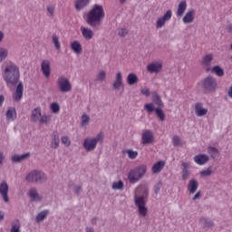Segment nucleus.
<instances>
[{"instance_id":"nucleus-38","label":"nucleus","mask_w":232,"mask_h":232,"mask_svg":"<svg viewBox=\"0 0 232 232\" xmlns=\"http://www.w3.org/2000/svg\"><path fill=\"white\" fill-rule=\"evenodd\" d=\"M112 189H120L122 190L124 189V182H122V180L120 181H115L112 183Z\"/></svg>"},{"instance_id":"nucleus-57","label":"nucleus","mask_w":232,"mask_h":232,"mask_svg":"<svg viewBox=\"0 0 232 232\" xmlns=\"http://www.w3.org/2000/svg\"><path fill=\"white\" fill-rule=\"evenodd\" d=\"M3 102H5V96L0 95V106H3Z\"/></svg>"},{"instance_id":"nucleus-55","label":"nucleus","mask_w":232,"mask_h":232,"mask_svg":"<svg viewBox=\"0 0 232 232\" xmlns=\"http://www.w3.org/2000/svg\"><path fill=\"white\" fill-rule=\"evenodd\" d=\"M160 186H161V184L160 183L155 187L154 191L156 194L159 193V191H160Z\"/></svg>"},{"instance_id":"nucleus-2","label":"nucleus","mask_w":232,"mask_h":232,"mask_svg":"<svg viewBox=\"0 0 232 232\" xmlns=\"http://www.w3.org/2000/svg\"><path fill=\"white\" fill-rule=\"evenodd\" d=\"M104 19V9L102 5H95L93 8L87 14V23L91 26H100Z\"/></svg>"},{"instance_id":"nucleus-49","label":"nucleus","mask_w":232,"mask_h":232,"mask_svg":"<svg viewBox=\"0 0 232 232\" xmlns=\"http://www.w3.org/2000/svg\"><path fill=\"white\" fill-rule=\"evenodd\" d=\"M93 140H96V144L98 142H102V140H104V134L102 132H100L96 138H92Z\"/></svg>"},{"instance_id":"nucleus-6","label":"nucleus","mask_w":232,"mask_h":232,"mask_svg":"<svg viewBox=\"0 0 232 232\" xmlns=\"http://www.w3.org/2000/svg\"><path fill=\"white\" fill-rule=\"evenodd\" d=\"M27 182H43L46 180V175L39 170L31 171L26 177Z\"/></svg>"},{"instance_id":"nucleus-32","label":"nucleus","mask_w":232,"mask_h":232,"mask_svg":"<svg viewBox=\"0 0 232 232\" xmlns=\"http://www.w3.org/2000/svg\"><path fill=\"white\" fill-rule=\"evenodd\" d=\"M88 3H90V0H77L75 4L76 10H82L84 6H88Z\"/></svg>"},{"instance_id":"nucleus-52","label":"nucleus","mask_w":232,"mask_h":232,"mask_svg":"<svg viewBox=\"0 0 232 232\" xmlns=\"http://www.w3.org/2000/svg\"><path fill=\"white\" fill-rule=\"evenodd\" d=\"M62 143L64 144V146H70V139L66 136L62 137Z\"/></svg>"},{"instance_id":"nucleus-45","label":"nucleus","mask_w":232,"mask_h":232,"mask_svg":"<svg viewBox=\"0 0 232 232\" xmlns=\"http://www.w3.org/2000/svg\"><path fill=\"white\" fill-rule=\"evenodd\" d=\"M172 142L174 146H182V140H180V138H179V136H174L172 138Z\"/></svg>"},{"instance_id":"nucleus-19","label":"nucleus","mask_w":232,"mask_h":232,"mask_svg":"<svg viewBox=\"0 0 232 232\" xmlns=\"http://www.w3.org/2000/svg\"><path fill=\"white\" fill-rule=\"evenodd\" d=\"M164 166H166V161L164 160H160L156 162L151 168L152 173L154 174L160 173L162 169H164Z\"/></svg>"},{"instance_id":"nucleus-60","label":"nucleus","mask_w":232,"mask_h":232,"mask_svg":"<svg viewBox=\"0 0 232 232\" xmlns=\"http://www.w3.org/2000/svg\"><path fill=\"white\" fill-rule=\"evenodd\" d=\"M4 37H5V34H3V32L0 31V43L1 41H3Z\"/></svg>"},{"instance_id":"nucleus-7","label":"nucleus","mask_w":232,"mask_h":232,"mask_svg":"<svg viewBox=\"0 0 232 232\" xmlns=\"http://www.w3.org/2000/svg\"><path fill=\"white\" fill-rule=\"evenodd\" d=\"M144 110L148 111V113H153L155 111L157 117L160 119V121H166V114H164V111L160 108H156L153 105V103H146L144 105Z\"/></svg>"},{"instance_id":"nucleus-35","label":"nucleus","mask_w":232,"mask_h":232,"mask_svg":"<svg viewBox=\"0 0 232 232\" xmlns=\"http://www.w3.org/2000/svg\"><path fill=\"white\" fill-rule=\"evenodd\" d=\"M212 72H214V73H216V75H218V77H223V75H224V69L218 65L214 66L212 68Z\"/></svg>"},{"instance_id":"nucleus-27","label":"nucleus","mask_w":232,"mask_h":232,"mask_svg":"<svg viewBox=\"0 0 232 232\" xmlns=\"http://www.w3.org/2000/svg\"><path fill=\"white\" fill-rule=\"evenodd\" d=\"M122 86V73L121 72H117L116 74V80L113 82V88L114 90H119Z\"/></svg>"},{"instance_id":"nucleus-30","label":"nucleus","mask_w":232,"mask_h":232,"mask_svg":"<svg viewBox=\"0 0 232 232\" xmlns=\"http://www.w3.org/2000/svg\"><path fill=\"white\" fill-rule=\"evenodd\" d=\"M29 197H30L31 200H33V201L41 200V197H39V193H37V189H35L34 188L29 189Z\"/></svg>"},{"instance_id":"nucleus-53","label":"nucleus","mask_w":232,"mask_h":232,"mask_svg":"<svg viewBox=\"0 0 232 232\" xmlns=\"http://www.w3.org/2000/svg\"><path fill=\"white\" fill-rule=\"evenodd\" d=\"M141 93L142 95H145V97H150V89L148 88L141 89Z\"/></svg>"},{"instance_id":"nucleus-21","label":"nucleus","mask_w":232,"mask_h":232,"mask_svg":"<svg viewBox=\"0 0 232 232\" xmlns=\"http://www.w3.org/2000/svg\"><path fill=\"white\" fill-rule=\"evenodd\" d=\"M188 189L189 193H195L197 189H198V181H197L195 179H190L188 185Z\"/></svg>"},{"instance_id":"nucleus-62","label":"nucleus","mask_w":232,"mask_h":232,"mask_svg":"<svg viewBox=\"0 0 232 232\" xmlns=\"http://www.w3.org/2000/svg\"><path fill=\"white\" fill-rule=\"evenodd\" d=\"M232 31V26L230 25L229 27H228V32H231Z\"/></svg>"},{"instance_id":"nucleus-28","label":"nucleus","mask_w":232,"mask_h":232,"mask_svg":"<svg viewBox=\"0 0 232 232\" xmlns=\"http://www.w3.org/2000/svg\"><path fill=\"white\" fill-rule=\"evenodd\" d=\"M183 169H182V179L183 180H188L189 179V164L183 162L182 163Z\"/></svg>"},{"instance_id":"nucleus-23","label":"nucleus","mask_w":232,"mask_h":232,"mask_svg":"<svg viewBox=\"0 0 232 232\" xmlns=\"http://www.w3.org/2000/svg\"><path fill=\"white\" fill-rule=\"evenodd\" d=\"M7 121H15L17 119V111L14 108H9L5 113Z\"/></svg>"},{"instance_id":"nucleus-63","label":"nucleus","mask_w":232,"mask_h":232,"mask_svg":"<svg viewBox=\"0 0 232 232\" xmlns=\"http://www.w3.org/2000/svg\"><path fill=\"white\" fill-rule=\"evenodd\" d=\"M121 3H126V0H120Z\"/></svg>"},{"instance_id":"nucleus-24","label":"nucleus","mask_w":232,"mask_h":232,"mask_svg":"<svg viewBox=\"0 0 232 232\" xmlns=\"http://www.w3.org/2000/svg\"><path fill=\"white\" fill-rule=\"evenodd\" d=\"M40 119H41V107H37L32 111L31 121H33V122H37L40 121Z\"/></svg>"},{"instance_id":"nucleus-33","label":"nucleus","mask_w":232,"mask_h":232,"mask_svg":"<svg viewBox=\"0 0 232 232\" xmlns=\"http://www.w3.org/2000/svg\"><path fill=\"white\" fill-rule=\"evenodd\" d=\"M211 61H213V54H207L203 57L201 64H203V66H209V64H211Z\"/></svg>"},{"instance_id":"nucleus-4","label":"nucleus","mask_w":232,"mask_h":232,"mask_svg":"<svg viewBox=\"0 0 232 232\" xmlns=\"http://www.w3.org/2000/svg\"><path fill=\"white\" fill-rule=\"evenodd\" d=\"M148 167L146 165H140L138 168L130 170L128 175V179L131 184L139 182L140 179L146 175Z\"/></svg>"},{"instance_id":"nucleus-1","label":"nucleus","mask_w":232,"mask_h":232,"mask_svg":"<svg viewBox=\"0 0 232 232\" xmlns=\"http://www.w3.org/2000/svg\"><path fill=\"white\" fill-rule=\"evenodd\" d=\"M3 77L6 84H17L20 77L19 67L12 62H7V65L4 70Z\"/></svg>"},{"instance_id":"nucleus-34","label":"nucleus","mask_w":232,"mask_h":232,"mask_svg":"<svg viewBox=\"0 0 232 232\" xmlns=\"http://www.w3.org/2000/svg\"><path fill=\"white\" fill-rule=\"evenodd\" d=\"M51 148H53L54 150L59 148V134L57 132H53V139L51 143Z\"/></svg>"},{"instance_id":"nucleus-59","label":"nucleus","mask_w":232,"mask_h":232,"mask_svg":"<svg viewBox=\"0 0 232 232\" xmlns=\"http://www.w3.org/2000/svg\"><path fill=\"white\" fill-rule=\"evenodd\" d=\"M5 218V213L3 211H0V222Z\"/></svg>"},{"instance_id":"nucleus-31","label":"nucleus","mask_w":232,"mask_h":232,"mask_svg":"<svg viewBox=\"0 0 232 232\" xmlns=\"http://www.w3.org/2000/svg\"><path fill=\"white\" fill-rule=\"evenodd\" d=\"M28 157H30V152L22 155H14L12 157V160L13 162H21L24 160V159H28Z\"/></svg>"},{"instance_id":"nucleus-17","label":"nucleus","mask_w":232,"mask_h":232,"mask_svg":"<svg viewBox=\"0 0 232 232\" xmlns=\"http://www.w3.org/2000/svg\"><path fill=\"white\" fill-rule=\"evenodd\" d=\"M23 90L24 86L22 82H20L16 87L14 93L13 94L14 101L19 102L21 101V99H23Z\"/></svg>"},{"instance_id":"nucleus-48","label":"nucleus","mask_w":232,"mask_h":232,"mask_svg":"<svg viewBox=\"0 0 232 232\" xmlns=\"http://www.w3.org/2000/svg\"><path fill=\"white\" fill-rule=\"evenodd\" d=\"M47 12L51 17H53V13L55 12V5H48Z\"/></svg>"},{"instance_id":"nucleus-13","label":"nucleus","mask_w":232,"mask_h":232,"mask_svg":"<svg viewBox=\"0 0 232 232\" xmlns=\"http://www.w3.org/2000/svg\"><path fill=\"white\" fill-rule=\"evenodd\" d=\"M162 70V63H152L147 65V71L150 73H159Z\"/></svg>"},{"instance_id":"nucleus-41","label":"nucleus","mask_w":232,"mask_h":232,"mask_svg":"<svg viewBox=\"0 0 232 232\" xmlns=\"http://www.w3.org/2000/svg\"><path fill=\"white\" fill-rule=\"evenodd\" d=\"M52 121V116L43 115L40 117L39 123L40 124H46Z\"/></svg>"},{"instance_id":"nucleus-40","label":"nucleus","mask_w":232,"mask_h":232,"mask_svg":"<svg viewBox=\"0 0 232 232\" xmlns=\"http://www.w3.org/2000/svg\"><path fill=\"white\" fill-rule=\"evenodd\" d=\"M8 57V50L0 47V63Z\"/></svg>"},{"instance_id":"nucleus-3","label":"nucleus","mask_w":232,"mask_h":232,"mask_svg":"<svg viewBox=\"0 0 232 232\" xmlns=\"http://www.w3.org/2000/svg\"><path fill=\"white\" fill-rule=\"evenodd\" d=\"M142 189H146V187L140 186L136 188L135 194H134V204L136 208H138V213L140 217H146L148 215V208L146 207V199H144V197L138 196L139 193L142 191Z\"/></svg>"},{"instance_id":"nucleus-54","label":"nucleus","mask_w":232,"mask_h":232,"mask_svg":"<svg viewBox=\"0 0 232 232\" xmlns=\"http://www.w3.org/2000/svg\"><path fill=\"white\" fill-rule=\"evenodd\" d=\"M11 232H20L19 225H13V227L11 228Z\"/></svg>"},{"instance_id":"nucleus-42","label":"nucleus","mask_w":232,"mask_h":232,"mask_svg":"<svg viewBox=\"0 0 232 232\" xmlns=\"http://www.w3.org/2000/svg\"><path fill=\"white\" fill-rule=\"evenodd\" d=\"M53 113H59L61 111V107L59 106V103L53 102L50 106Z\"/></svg>"},{"instance_id":"nucleus-18","label":"nucleus","mask_w":232,"mask_h":232,"mask_svg":"<svg viewBox=\"0 0 232 232\" xmlns=\"http://www.w3.org/2000/svg\"><path fill=\"white\" fill-rule=\"evenodd\" d=\"M193 21H195V10L190 9L186 13L185 16L183 17V23L185 24H189L193 23Z\"/></svg>"},{"instance_id":"nucleus-50","label":"nucleus","mask_w":232,"mask_h":232,"mask_svg":"<svg viewBox=\"0 0 232 232\" xmlns=\"http://www.w3.org/2000/svg\"><path fill=\"white\" fill-rule=\"evenodd\" d=\"M213 171L211 170V168L207 169L206 170H202L200 172V175H202V177H209V175H211Z\"/></svg>"},{"instance_id":"nucleus-10","label":"nucleus","mask_w":232,"mask_h":232,"mask_svg":"<svg viewBox=\"0 0 232 232\" xmlns=\"http://www.w3.org/2000/svg\"><path fill=\"white\" fill-rule=\"evenodd\" d=\"M83 148L86 151H93L97 148V140L93 138H86L83 141Z\"/></svg>"},{"instance_id":"nucleus-22","label":"nucleus","mask_w":232,"mask_h":232,"mask_svg":"<svg viewBox=\"0 0 232 232\" xmlns=\"http://www.w3.org/2000/svg\"><path fill=\"white\" fill-rule=\"evenodd\" d=\"M71 49L72 50V52H74V53H77V55L82 53V46L78 41H73L71 44Z\"/></svg>"},{"instance_id":"nucleus-5","label":"nucleus","mask_w":232,"mask_h":232,"mask_svg":"<svg viewBox=\"0 0 232 232\" xmlns=\"http://www.w3.org/2000/svg\"><path fill=\"white\" fill-rule=\"evenodd\" d=\"M202 86L207 93H211L217 90V80L213 76H208L202 81Z\"/></svg>"},{"instance_id":"nucleus-43","label":"nucleus","mask_w":232,"mask_h":232,"mask_svg":"<svg viewBox=\"0 0 232 232\" xmlns=\"http://www.w3.org/2000/svg\"><path fill=\"white\" fill-rule=\"evenodd\" d=\"M200 224H202V226H205V227H211V226H213V221H209V219L202 218L200 219Z\"/></svg>"},{"instance_id":"nucleus-44","label":"nucleus","mask_w":232,"mask_h":232,"mask_svg":"<svg viewBox=\"0 0 232 232\" xmlns=\"http://www.w3.org/2000/svg\"><path fill=\"white\" fill-rule=\"evenodd\" d=\"M53 43L56 48V50H61V43H59V36L56 34L53 35Z\"/></svg>"},{"instance_id":"nucleus-61","label":"nucleus","mask_w":232,"mask_h":232,"mask_svg":"<svg viewBox=\"0 0 232 232\" xmlns=\"http://www.w3.org/2000/svg\"><path fill=\"white\" fill-rule=\"evenodd\" d=\"M79 191H81V187H76L75 193H77V195H79Z\"/></svg>"},{"instance_id":"nucleus-51","label":"nucleus","mask_w":232,"mask_h":232,"mask_svg":"<svg viewBox=\"0 0 232 232\" xmlns=\"http://www.w3.org/2000/svg\"><path fill=\"white\" fill-rule=\"evenodd\" d=\"M119 35L121 37H126V35H128V29H126L125 27L120 29Z\"/></svg>"},{"instance_id":"nucleus-64","label":"nucleus","mask_w":232,"mask_h":232,"mask_svg":"<svg viewBox=\"0 0 232 232\" xmlns=\"http://www.w3.org/2000/svg\"><path fill=\"white\" fill-rule=\"evenodd\" d=\"M230 49L232 50V44H231V45H230Z\"/></svg>"},{"instance_id":"nucleus-9","label":"nucleus","mask_w":232,"mask_h":232,"mask_svg":"<svg viewBox=\"0 0 232 232\" xmlns=\"http://www.w3.org/2000/svg\"><path fill=\"white\" fill-rule=\"evenodd\" d=\"M173 16V13L171 12V10H168L163 16L160 17L157 22H156V27L157 28H162L165 24L167 21H169V19H171V17Z\"/></svg>"},{"instance_id":"nucleus-20","label":"nucleus","mask_w":232,"mask_h":232,"mask_svg":"<svg viewBox=\"0 0 232 232\" xmlns=\"http://www.w3.org/2000/svg\"><path fill=\"white\" fill-rule=\"evenodd\" d=\"M154 139L155 138L153 137V134L151 133L150 130H146L142 134L143 144H151V142H153Z\"/></svg>"},{"instance_id":"nucleus-46","label":"nucleus","mask_w":232,"mask_h":232,"mask_svg":"<svg viewBox=\"0 0 232 232\" xmlns=\"http://www.w3.org/2000/svg\"><path fill=\"white\" fill-rule=\"evenodd\" d=\"M105 79H106V72L101 71L96 77V81H104Z\"/></svg>"},{"instance_id":"nucleus-29","label":"nucleus","mask_w":232,"mask_h":232,"mask_svg":"<svg viewBox=\"0 0 232 232\" xmlns=\"http://www.w3.org/2000/svg\"><path fill=\"white\" fill-rule=\"evenodd\" d=\"M127 82L130 86H133V84L139 82V77L135 73H130L127 77Z\"/></svg>"},{"instance_id":"nucleus-56","label":"nucleus","mask_w":232,"mask_h":232,"mask_svg":"<svg viewBox=\"0 0 232 232\" xmlns=\"http://www.w3.org/2000/svg\"><path fill=\"white\" fill-rule=\"evenodd\" d=\"M197 198H200V192H197L193 197V200H197Z\"/></svg>"},{"instance_id":"nucleus-11","label":"nucleus","mask_w":232,"mask_h":232,"mask_svg":"<svg viewBox=\"0 0 232 232\" xmlns=\"http://www.w3.org/2000/svg\"><path fill=\"white\" fill-rule=\"evenodd\" d=\"M194 110L198 117H204V115H208V109L204 108V104H202V102L195 103Z\"/></svg>"},{"instance_id":"nucleus-25","label":"nucleus","mask_w":232,"mask_h":232,"mask_svg":"<svg viewBox=\"0 0 232 232\" xmlns=\"http://www.w3.org/2000/svg\"><path fill=\"white\" fill-rule=\"evenodd\" d=\"M81 32L84 39H87L88 41H90V39L93 38V31H92V29H89L86 27H81Z\"/></svg>"},{"instance_id":"nucleus-37","label":"nucleus","mask_w":232,"mask_h":232,"mask_svg":"<svg viewBox=\"0 0 232 232\" xmlns=\"http://www.w3.org/2000/svg\"><path fill=\"white\" fill-rule=\"evenodd\" d=\"M152 101L157 104V106H163L162 100L160 99V96L157 94V92H154L152 95Z\"/></svg>"},{"instance_id":"nucleus-26","label":"nucleus","mask_w":232,"mask_h":232,"mask_svg":"<svg viewBox=\"0 0 232 232\" xmlns=\"http://www.w3.org/2000/svg\"><path fill=\"white\" fill-rule=\"evenodd\" d=\"M122 153L124 155H128L129 159H130L131 160H134V159H137V157H139V151L137 150H133L131 149H127L122 150Z\"/></svg>"},{"instance_id":"nucleus-36","label":"nucleus","mask_w":232,"mask_h":232,"mask_svg":"<svg viewBox=\"0 0 232 232\" xmlns=\"http://www.w3.org/2000/svg\"><path fill=\"white\" fill-rule=\"evenodd\" d=\"M208 153L212 157V159L218 157V150L215 147H208Z\"/></svg>"},{"instance_id":"nucleus-14","label":"nucleus","mask_w":232,"mask_h":232,"mask_svg":"<svg viewBox=\"0 0 232 232\" xmlns=\"http://www.w3.org/2000/svg\"><path fill=\"white\" fill-rule=\"evenodd\" d=\"M194 162H196V164H198V166H204V164L209 162V156L206 154H198L194 157Z\"/></svg>"},{"instance_id":"nucleus-58","label":"nucleus","mask_w":232,"mask_h":232,"mask_svg":"<svg viewBox=\"0 0 232 232\" xmlns=\"http://www.w3.org/2000/svg\"><path fill=\"white\" fill-rule=\"evenodd\" d=\"M3 159H5V156L3 155V152H0V164H3Z\"/></svg>"},{"instance_id":"nucleus-47","label":"nucleus","mask_w":232,"mask_h":232,"mask_svg":"<svg viewBox=\"0 0 232 232\" xmlns=\"http://www.w3.org/2000/svg\"><path fill=\"white\" fill-rule=\"evenodd\" d=\"M90 122V116L83 114L82 116V126H86Z\"/></svg>"},{"instance_id":"nucleus-8","label":"nucleus","mask_w":232,"mask_h":232,"mask_svg":"<svg viewBox=\"0 0 232 232\" xmlns=\"http://www.w3.org/2000/svg\"><path fill=\"white\" fill-rule=\"evenodd\" d=\"M58 87L63 93L72 92V83H70V81L67 78L60 77L58 79Z\"/></svg>"},{"instance_id":"nucleus-12","label":"nucleus","mask_w":232,"mask_h":232,"mask_svg":"<svg viewBox=\"0 0 232 232\" xmlns=\"http://www.w3.org/2000/svg\"><path fill=\"white\" fill-rule=\"evenodd\" d=\"M8 183H6V181H3L0 184V195L3 198L5 202H8L9 198H8Z\"/></svg>"},{"instance_id":"nucleus-16","label":"nucleus","mask_w":232,"mask_h":232,"mask_svg":"<svg viewBox=\"0 0 232 232\" xmlns=\"http://www.w3.org/2000/svg\"><path fill=\"white\" fill-rule=\"evenodd\" d=\"M41 70L43 72V74L44 77L48 78L50 77V73L52 72L50 68V62L49 60H44L41 63Z\"/></svg>"},{"instance_id":"nucleus-39","label":"nucleus","mask_w":232,"mask_h":232,"mask_svg":"<svg viewBox=\"0 0 232 232\" xmlns=\"http://www.w3.org/2000/svg\"><path fill=\"white\" fill-rule=\"evenodd\" d=\"M46 215H48V210L40 212L36 217V222H43L46 218Z\"/></svg>"},{"instance_id":"nucleus-15","label":"nucleus","mask_w":232,"mask_h":232,"mask_svg":"<svg viewBox=\"0 0 232 232\" xmlns=\"http://www.w3.org/2000/svg\"><path fill=\"white\" fill-rule=\"evenodd\" d=\"M186 10H188V3L186 2V0H183L179 2L178 5V9L176 12L177 17H182L186 13Z\"/></svg>"}]
</instances>
